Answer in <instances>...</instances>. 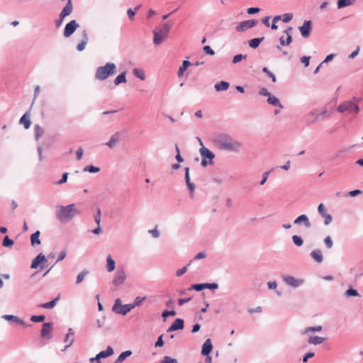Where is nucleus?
<instances>
[{
	"instance_id": "f257e3e1",
	"label": "nucleus",
	"mask_w": 363,
	"mask_h": 363,
	"mask_svg": "<svg viewBox=\"0 0 363 363\" xmlns=\"http://www.w3.org/2000/svg\"><path fill=\"white\" fill-rule=\"evenodd\" d=\"M79 213V212L75 208L74 204H69L65 206H60L56 211V218L59 221L65 223L71 220Z\"/></svg>"
},
{
	"instance_id": "f03ea898",
	"label": "nucleus",
	"mask_w": 363,
	"mask_h": 363,
	"mask_svg": "<svg viewBox=\"0 0 363 363\" xmlns=\"http://www.w3.org/2000/svg\"><path fill=\"white\" fill-rule=\"evenodd\" d=\"M361 101L360 98L353 97L351 100L342 102L337 107V111L340 113H354L359 112V104Z\"/></svg>"
},
{
	"instance_id": "7ed1b4c3",
	"label": "nucleus",
	"mask_w": 363,
	"mask_h": 363,
	"mask_svg": "<svg viewBox=\"0 0 363 363\" xmlns=\"http://www.w3.org/2000/svg\"><path fill=\"white\" fill-rule=\"evenodd\" d=\"M116 72V65L113 62H107L104 66L97 67L95 73L96 79L103 81Z\"/></svg>"
},
{
	"instance_id": "20e7f679",
	"label": "nucleus",
	"mask_w": 363,
	"mask_h": 363,
	"mask_svg": "<svg viewBox=\"0 0 363 363\" xmlns=\"http://www.w3.org/2000/svg\"><path fill=\"white\" fill-rule=\"evenodd\" d=\"M171 25L164 23L160 30H155L153 31L154 38L153 43L155 45H160L167 36L171 30Z\"/></svg>"
},
{
	"instance_id": "39448f33",
	"label": "nucleus",
	"mask_w": 363,
	"mask_h": 363,
	"mask_svg": "<svg viewBox=\"0 0 363 363\" xmlns=\"http://www.w3.org/2000/svg\"><path fill=\"white\" fill-rule=\"evenodd\" d=\"M199 142L202 146L199 150V152L202 157L201 165L202 167H206L208 164H212L213 163V160L215 157V155L203 145L202 140L200 138H199Z\"/></svg>"
},
{
	"instance_id": "423d86ee",
	"label": "nucleus",
	"mask_w": 363,
	"mask_h": 363,
	"mask_svg": "<svg viewBox=\"0 0 363 363\" xmlns=\"http://www.w3.org/2000/svg\"><path fill=\"white\" fill-rule=\"evenodd\" d=\"M126 277L127 275L124 268L121 266H118L114 274L112 283L116 286H121L124 283Z\"/></svg>"
},
{
	"instance_id": "0eeeda50",
	"label": "nucleus",
	"mask_w": 363,
	"mask_h": 363,
	"mask_svg": "<svg viewBox=\"0 0 363 363\" xmlns=\"http://www.w3.org/2000/svg\"><path fill=\"white\" fill-rule=\"evenodd\" d=\"M232 137L228 134L220 133L216 135L213 138L214 145L219 150L225 147V144L229 142Z\"/></svg>"
},
{
	"instance_id": "6e6552de",
	"label": "nucleus",
	"mask_w": 363,
	"mask_h": 363,
	"mask_svg": "<svg viewBox=\"0 0 363 363\" xmlns=\"http://www.w3.org/2000/svg\"><path fill=\"white\" fill-rule=\"evenodd\" d=\"M242 147V143L240 141H238L234 138H231L227 144H225V147L222 149V150H226L228 152L238 153L240 152L241 148Z\"/></svg>"
},
{
	"instance_id": "1a4fd4ad",
	"label": "nucleus",
	"mask_w": 363,
	"mask_h": 363,
	"mask_svg": "<svg viewBox=\"0 0 363 363\" xmlns=\"http://www.w3.org/2000/svg\"><path fill=\"white\" fill-rule=\"evenodd\" d=\"M79 27V25L75 20L69 21L65 27L63 33L64 37H70Z\"/></svg>"
},
{
	"instance_id": "9d476101",
	"label": "nucleus",
	"mask_w": 363,
	"mask_h": 363,
	"mask_svg": "<svg viewBox=\"0 0 363 363\" xmlns=\"http://www.w3.org/2000/svg\"><path fill=\"white\" fill-rule=\"evenodd\" d=\"M283 281L288 285L294 288L301 286L304 281L301 279H296L293 276H283Z\"/></svg>"
},
{
	"instance_id": "9b49d317",
	"label": "nucleus",
	"mask_w": 363,
	"mask_h": 363,
	"mask_svg": "<svg viewBox=\"0 0 363 363\" xmlns=\"http://www.w3.org/2000/svg\"><path fill=\"white\" fill-rule=\"evenodd\" d=\"M257 23V21L255 20L244 21L238 23V25L235 27V30L238 32H244L247 29L255 26Z\"/></svg>"
},
{
	"instance_id": "f8f14e48",
	"label": "nucleus",
	"mask_w": 363,
	"mask_h": 363,
	"mask_svg": "<svg viewBox=\"0 0 363 363\" xmlns=\"http://www.w3.org/2000/svg\"><path fill=\"white\" fill-rule=\"evenodd\" d=\"M218 287V284L217 283H205L191 285V287L188 289V290H196L199 291L204 289H216Z\"/></svg>"
},
{
	"instance_id": "ddd939ff",
	"label": "nucleus",
	"mask_w": 363,
	"mask_h": 363,
	"mask_svg": "<svg viewBox=\"0 0 363 363\" xmlns=\"http://www.w3.org/2000/svg\"><path fill=\"white\" fill-rule=\"evenodd\" d=\"M52 330V323H45L43 324V328L40 332L41 337L43 339H51V332Z\"/></svg>"
},
{
	"instance_id": "4468645a",
	"label": "nucleus",
	"mask_w": 363,
	"mask_h": 363,
	"mask_svg": "<svg viewBox=\"0 0 363 363\" xmlns=\"http://www.w3.org/2000/svg\"><path fill=\"white\" fill-rule=\"evenodd\" d=\"M299 30L303 38H308L312 30L311 21H305L303 24L299 27Z\"/></svg>"
},
{
	"instance_id": "2eb2a0df",
	"label": "nucleus",
	"mask_w": 363,
	"mask_h": 363,
	"mask_svg": "<svg viewBox=\"0 0 363 363\" xmlns=\"http://www.w3.org/2000/svg\"><path fill=\"white\" fill-rule=\"evenodd\" d=\"M185 182L188 189L190 193L191 198L194 197V193L196 189V186L194 183H192L190 180V174H189V167H185Z\"/></svg>"
},
{
	"instance_id": "dca6fc26",
	"label": "nucleus",
	"mask_w": 363,
	"mask_h": 363,
	"mask_svg": "<svg viewBox=\"0 0 363 363\" xmlns=\"http://www.w3.org/2000/svg\"><path fill=\"white\" fill-rule=\"evenodd\" d=\"M318 211L325 218L324 224L326 225H329L333 218L330 214L327 213V209L323 203L319 204Z\"/></svg>"
},
{
	"instance_id": "f3484780",
	"label": "nucleus",
	"mask_w": 363,
	"mask_h": 363,
	"mask_svg": "<svg viewBox=\"0 0 363 363\" xmlns=\"http://www.w3.org/2000/svg\"><path fill=\"white\" fill-rule=\"evenodd\" d=\"M48 261L47 258L44 255L40 253L37 257L33 260L30 268L31 269H37L38 266L42 264L41 267H43V264Z\"/></svg>"
},
{
	"instance_id": "a211bd4d",
	"label": "nucleus",
	"mask_w": 363,
	"mask_h": 363,
	"mask_svg": "<svg viewBox=\"0 0 363 363\" xmlns=\"http://www.w3.org/2000/svg\"><path fill=\"white\" fill-rule=\"evenodd\" d=\"M82 38L77 45V50L79 52L83 51L89 41V35L86 30L82 31Z\"/></svg>"
},
{
	"instance_id": "6ab92c4d",
	"label": "nucleus",
	"mask_w": 363,
	"mask_h": 363,
	"mask_svg": "<svg viewBox=\"0 0 363 363\" xmlns=\"http://www.w3.org/2000/svg\"><path fill=\"white\" fill-rule=\"evenodd\" d=\"M184 327V320L181 318H177L167 330V333L174 330H182Z\"/></svg>"
},
{
	"instance_id": "aec40b11",
	"label": "nucleus",
	"mask_w": 363,
	"mask_h": 363,
	"mask_svg": "<svg viewBox=\"0 0 363 363\" xmlns=\"http://www.w3.org/2000/svg\"><path fill=\"white\" fill-rule=\"evenodd\" d=\"M2 318L6 320H11L21 325L23 328H28L30 325L26 323L22 319L13 315H4Z\"/></svg>"
},
{
	"instance_id": "412c9836",
	"label": "nucleus",
	"mask_w": 363,
	"mask_h": 363,
	"mask_svg": "<svg viewBox=\"0 0 363 363\" xmlns=\"http://www.w3.org/2000/svg\"><path fill=\"white\" fill-rule=\"evenodd\" d=\"M72 0H69L66 4V6L63 8L61 13H60V18H61V21H63V19L70 15L72 12Z\"/></svg>"
},
{
	"instance_id": "4be33fe9",
	"label": "nucleus",
	"mask_w": 363,
	"mask_h": 363,
	"mask_svg": "<svg viewBox=\"0 0 363 363\" xmlns=\"http://www.w3.org/2000/svg\"><path fill=\"white\" fill-rule=\"evenodd\" d=\"M294 223L295 225H300L301 223H303L304 225V226L307 228H309L311 226L308 216L304 214L301 215L298 217H297L294 220Z\"/></svg>"
},
{
	"instance_id": "5701e85b",
	"label": "nucleus",
	"mask_w": 363,
	"mask_h": 363,
	"mask_svg": "<svg viewBox=\"0 0 363 363\" xmlns=\"http://www.w3.org/2000/svg\"><path fill=\"white\" fill-rule=\"evenodd\" d=\"M310 256L314 261H315L318 264H320L323 260L322 251L320 249L313 250L310 253Z\"/></svg>"
},
{
	"instance_id": "b1692460",
	"label": "nucleus",
	"mask_w": 363,
	"mask_h": 363,
	"mask_svg": "<svg viewBox=\"0 0 363 363\" xmlns=\"http://www.w3.org/2000/svg\"><path fill=\"white\" fill-rule=\"evenodd\" d=\"M213 345L211 339H207L202 346L201 354L204 356L208 355L212 351Z\"/></svg>"
},
{
	"instance_id": "393cba45",
	"label": "nucleus",
	"mask_w": 363,
	"mask_h": 363,
	"mask_svg": "<svg viewBox=\"0 0 363 363\" xmlns=\"http://www.w3.org/2000/svg\"><path fill=\"white\" fill-rule=\"evenodd\" d=\"M121 135L118 132L115 133L110 138L109 141L106 143V145L110 147L113 148L116 146V145L120 140Z\"/></svg>"
},
{
	"instance_id": "a878e982",
	"label": "nucleus",
	"mask_w": 363,
	"mask_h": 363,
	"mask_svg": "<svg viewBox=\"0 0 363 363\" xmlns=\"http://www.w3.org/2000/svg\"><path fill=\"white\" fill-rule=\"evenodd\" d=\"M308 120L310 123H313L318 121H320V118H318V110L313 109L311 110L308 115L306 116Z\"/></svg>"
},
{
	"instance_id": "bb28decb",
	"label": "nucleus",
	"mask_w": 363,
	"mask_h": 363,
	"mask_svg": "<svg viewBox=\"0 0 363 363\" xmlns=\"http://www.w3.org/2000/svg\"><path fill=\"white\" fill-rule=\"evenodd\" d=\"M344 296L347 298L351 297H360L361 295L359 294L357 290L350 286L344 293Z\"/></svg>"
},
{
	"instance_id": "cd10ccee",
	"label": "nucleus",
	"mask_w": 363,
	"mask_h": 363,
	"mask_svg": "<svg viewBox=\"0 0 363 363\" xmlns=\"http://www.w3.org/2000/svg\"><path fill=\"white\" fill-rule=\"evenodd\" d=\"M106 270L108 272H113L116 268V262L114 259L112 258L111 255H108L106 257Z\"/></svg>"
},
{
	"instance_id": "c85d7f7f",
	"label": "nucleus",
	"mask_w": 363,
	"mask_h": 363,
	"mask_svg": "<svg viewBox=\"0 0 363 363\" xmlns=\"http://www.w3.org/2000/svg\"><path fill=\"white\" fill-rule=\"evenodd\" d=\"M325 340V337L319 336H310L308 340V343L310 345H317L323 343Z\"/></svg>"
},
{
	"instance_id": "c756f323",
	"label": "nucleus",
	"mask_w": 363,
	"mask_h": 363,
	"mask_svg": "<svg viewBox=\"0 0 363 363\" xmlns=\"http://www.w3.org/2000/svg\"><path fill=\"white\" fill-rule=\"evenodd\" d=\"M113 349L111 346H108L106 350L101 351L97 354V358H106L113 354Z\"/></svg>"
},
{
	"instance_id": "7c9ffc66",
	"label": "nucleus",
	"mask_w": 363,
	"mask_h": 363,
	"mask_svg": "<svg viewBox=\"0 0 363 363\" xmlns=\"http://www.w3.org/2000/svg\"><path fill=\"white\" fill-rule=\"evenodd\" d=\"M230 86V84L227 82L221 81L218 83H216L214 86L215 89L217 91H226Z\"/></svg>"
},
{
	"instance_id": "2f4dec72",
	"label": "nucleus",
	"mask_w": 363,
	"mask_h": 363,
	"mask_svg": "<svg viewBox=\"0 0 363 363\" xmlns=\"http://www.w3.org/2000/svg\"><path fill=\"white\" fill-rule=\"evenodd\" d=\"M267 103L274 106H278L280 108H283L284 106L280 103L279 99L274 96L270 95L267 99Z\"/></svg>"
},
{
	"instance_id": "473e14b6",
	"label": "nucleus",
	"mask_w": 363,
	"mask_h": 363,
	"mask_svg": "<svg viewBox=\"0 0 363 363\" xmlns=\"http://www.w3.org/2000/svg\"><path fill=\"white\" fill-rule=\"evenodd\" d=\"M323 329L321 325H316V326H309L306 328L303 331H301V335H306L308 333H315V332H320Z\"/></svg>"
},
{
	"instance_id": "72a5a7b5",
	"label": "nucleus",
	"mask_w": 363,
	"mask_h": 363,
	"mask_svg": "<svg viewBox=\"0 0 363 363\" xmlns=\"http://www.w3.org/2000/svg\"><path fill=\"white\" fill-rule=\"evenodd\" d=\"M133 308H134V306H132L131 304L121 305L118 312V314L125 315L128 312H130Z\"/></svg>"
},
{
	"instance_id": "f704fd0d",
	"label": "nucleus",
	"mask_w": 363,
	"mask_h": 363,
	"mask_svg": "<svg viewBox=\"0 0 363 363\" xmlns=\"http://www.w3.org/2000/svg\"><path fill=\"white\" fill-rule=\"evenodd\" d=\"M264 37L253 38L249 40V46L252 48L255 49L259 47V44L264 40Z\"/></svg>"
},
{
	"instance_id": "c9c22d12",
	"label": "nucleus",
	"mask_w": 363,
	"mask_h": 363,
	"mask_svg": "<svg viewBox=\"0 0 363 363\" xmlns=\"http://www.w3.org/2000/svg\"><path fill=\"white\" fill-rule=\"evenodd\" d=\"M355 1L356 0H338L337 2V6L338 9H342L354 4Z\"/></svg>"
},
{
	"instance_id": "e433bc0d",
	"label": "nucleus",
	"mask_w": 363,
	"mask_h": 363,
	"mask_svg": "<svg viewBox=\"0 0 363 363\" xmlns=\"http://www.w3.org/2000/svg\"><path fill=\"white\" fill-rule=\"evenodd\" d=\"M133 74L135 77L140 79V80L145 79V71L142 69L134 68L133 69Z\"/></svg>"
},
{
	"instance_id": "4c0bfd02",
	"label": "nucleus",
	"mask_w": 363,
	"mask_h": 363,
	"mask_svg": "<svg viewBox=\"0 0 363 363\" xmlns=\"http://www.w3.org/2000/svg\"><path fill=\"white\" fill-rule=\"evenodd\" d=\"M40 234V231L37 230L35 233H34L31 235L30 241H31V245L33 246H35V245L40 244V240L39 239Z\"/></svg>"
},
{
	"instance_id": "58836bf2",
	"label": "nucleus",
	"mask_w": 363,
	"mask_h": 363,
	"mask_svg": "<svg viewBox=\"0 0 363 363\" xmlns=\"http://www.w3.org/2000/svg\"><path fill=\"white\" fill-rule=\"evenodd\" d=\"M126 72H123L120 74H118L114 79V84L118 86L121 83L126 82V78H125Z\"/></svg>"
},
{
	"instance_id": "ea45409f",
	"label": "nucleus",
	"mask_w": 363,
	"mask_h": 363,
	"mask_svg": "<svg viewBox=\"0 0 363 363\" xmlns=\"http://www.w3.org/2000/svg\"><path fill=\"white\" fill-rule=\"evenodd\" d=\"M191 65L190 62L189 60H184L182 66L179 68L177 74L179 77H181L184 72L186 70L188 67Z\"/></svg>"
},
{
	"instance_id": "a19ab883",
	"label": "nucleus",
	"mask_w": 363,
	"mask_h": 363,
	"mask_svg": "<svg viewBox=\"0 0 363 363\" xmlns=\"http://www.w3.org/2000/svg\"><path fill=\"white\" fill-rule=\"evenodd\" d=\"M20 123L23 124L26 129L29 128L30 126V121L29 119V116L27 113H26L20 119Z\"/></svg>"
},
{
	"instance_id": "79ce46f5",
	"label": "nucleus",
	"mask_w": 363,
	"mask_h": 363,
	"mask_svg": "<svg viewBox=\"0 0 363 363\" xmlns=\"http://www.w3.org/2000/svg\"><path fill=\"white\" fill-rule=\"evenodd\" d=\"M131 354H132V352L130 351V350H127V351L123 352L122 353L120 354V355L118 357L116 360H117L118 362L121 363L127 357H130Z\"/></svg>"
},
{
	"instance_id": "37998d69",
	"label": "nucleus",
	"mask_w": 363,
	"mask_h": 363,
	"mask_svg": "<svg viewBox=\"0 0 363 363\" xmlns=\"http://www.w3.org/2000/svg\"><path fill=\"white\" fill-rule=\"evenodd\" d=\"M58 299H59V298L57 297L50 302L43 303L40 305V307L44 308H49V309L52 308L55 306Z\"/></svg>"
},
{
	"instance_id": "c03bdc74",
	"label": "nucleus",
	"mask_w": 363,
	"mask_h": 363,
	"mask_svg": "<svg viewBox=\"0 0 363 363\" xmlns=\"http://www.w3.org/2000/svg\"><path fill=\"white\" fill-rule=\"evenodd\" d=\"M35 131V140H39V138L43 135V130L39 125H35L34 127Z\"/></svg>"
},
{
	"instance_id": "a18cd8bd",
	"label": "nucleus",
	"mask_w": 363,
	"mask_h": 363,
	"mask_svg": "<svg viewBox=\"0 0 363 363\" xmlns=\"http://www.w3.org/2000/svg\"><path fill=\"white\" fill-rule=\"evenodd\" d=\"M284 33L287 35L286 43H291L292 42L293 28L292 27H288L284 31Z\"/></svg>"
},
{
	"instance_id": "49530a36",
	"label": "nucleus",
	"mask_w": 363,
	"mask_h": 363,
	"mask_svg": "<svg viewBox=\"0 0 363 363\" xmlns=\"http://www.w3.org/2000/svg\"><path fill=\"white\" fill-rule=\"evenodd\" d=\"M84 172H89L90 173H97L100 171V168L92 165H88L84 168Z\"/></svg>"
},
{
	"instance_id": "de8ad7c7",
	"label": "nucleus",
	"mask_w": 363,
	"mask_h": 363,
	"mask_svg": "<svg viewBox=\"0 0 363 363\" xmlns=\"http://www.w3.org/2000/svg\"><path fill=\"white\" fill-rule=\"evenodd\" d=\"M13 240L10 239L8 235L5 236L2 245L4 247H11L13 245Z\"/></svg>"
},
{
	"instance_id": "09e8293b",
	"label": "nucleus",
	"mask_w": 363,
	"mask_h": 363,
	"mask_svg": "<svg viewBox=\"0 0 363 363\" xmlns=\"http://www.w3.org/2000/svg\"><path fill=\"white\" fill-rule=\"evenodd\" d=\"M292 240L295 245L300 247L303 245V239L298 235H293L292 236Z\"/></svg>"
},
{
	"instance_id": "8fccbe9b",
	"label": "nucleus",
	"mask_w": 363,
	"mask_h": 363,
	"mask_svg": "<svg viewBox=\"0 0 363 363\" xmlns=\"http://www.w3.org/2000/svg\"><path fill=\"white\" fill-rule=\"evenodd\" d=\"M281 16V19L283 21V22L289 23V21H291L292 20L294 15L291 13H286L283 14Z\"/></svg>"
},
{
	"instance_id": "3c124183",
	"label": "nucleus",
	"mask_w": 363,
	"mask_h": 363,
	"mask_svg": "<svg viewBox=\"0 0 363 363\" xmlns=\"http://www.w3.org/2000/svg\"><path fill=\"white\" fill-rule=\"evenodd\" d=\"M30 319L32 322L40 323L43 322L45 319V316L43 315H32Z\"/></svg>"
},
{
	"instance_id": "603ef678",
	"label": "nucleus",
	"mask_w": 363,
	"mask_h": 363,
	"mask_svg": "<svg viewBox=\"0 0 363 363\" xmlns=\"http://www.w3.org/2000/svg\"><path fill=\"white\" fill-rule=\"evenodd\" d=\"M65 342H67V345L65 347V349L62 351H65L68 347H69L74 342V339H70V336H69V335H66L65 337Z\"/></svg>"
},
{
	"instance_id": "864d4df0",
	"label": "nucleus",
	"mask_w": 363,
	"mask_h": 363,
	"mask_svg": "<svg viewBox=\"0 0 363 363\" xmlns=\"http://www.w3.org/2000/svg\"><path fill=\"white\" fill-rule=\"evenodd\" d=\"M121 301L120 298H117L114 302V304L112 308V311L114 313H118L119 308H121Z\"/></svg>"
},
{
	"instance_id": "5fc2aeb1",
	"label": "nucleus",
	"mask_w": 363,
	"mask_h": 363,
	"mask_svg": "<svg viewBox=\"0 0 363 363\" xmlns=\"http://www.w3.org/2000/svg\"><path fill=\"white\" fill-rule=\"evenodd\" d=\"M88 274V272L86 270L82 271L80 272L77 277L76 284H80L84 279L85 276Z\"/></svg>"
},
{
	"instance_id": "6e6d98bb",
	"label": "nucleus",
	"mask_w": 363,
	"mask_h": 363,
	"mask_svg": "<svg viewBox=\"0 0 363 363\" xmlns=\"http://www.w3.org/2000/svg\"><path fill=\"white\" fill-rule=\"evenodd\" d=\"M140 6H138L135 9V11H133L132 9H128V11H127V14L129 17V18L130 20H133L134 19V16H135V12L140 9Z\"/></svg>"
},
{
	"instance_id": "4d7b16f0",
	"label": "nucleus",
	"mask_w": 363,
	"mask_h": 363,
	"mask_svg": "<svg viewBox=\"0 0 363 363\" xmlns=\"http://www.w3.org/2000/svg\"><path fill=\"white\" fill-rule=\"evenodd\" d=\"M176 315V311L174 310L172 311H164L162 313V317L165 320L169 316H174Z\"/></svg>"
},
{
	"instance_id": "13d9d810",
	"label": "nucleus",
	"mask_w": 363,
	"mask_h": 363,
	"mask_svg": "<svg viewBox=\"0 0 363 363\" xmlns=\"http://www.w3.org/2000/svg\"><path fill=\"white\" fill-rule=\"evenodd\" d=\"M146 299V297H140L138 296L135 298L134 303L131 304L132 306H134V308L136 306H140L143 301H144Z\"/></svg>"
},
{
	"instance_id": "bf43d9fd",
	"label": "nucleus",
	"mask_w": 363,
	"mask_h": 363,
	"mask_svg": "<svg viewBox=\"0 0 363 363\" xmlns=\"http://www.w3.org/2000/svg\"><path fill=\"white\" fill-rule=\"evenodd\" d=\"M324 243L328 249H330L333 246V242L330 236H327L324 239Z\"/></svg>"
},
{
	"instance_id": "052dcab7",
	"label": "nucleus",
	"mask_w": 363,
	"mask_h": 363,
	"mask_svg": "<svg viewBox=\"0 0 363 363\" xmlns=\"http://www.w3.org/2000/svg\"><path fill=\"white\" fill-rule=\"evenodd\" d=\"M247 55H244L242 54L236 55L233 58V63L236 64L239 62H240L243 59H246Z\"/></svg>"
},
{
	"instance_id": "680f3d73",
	"label": "nucleus",
	"mask_w": 363,
	"mask_h": 363,
	"mask_svg": "<svg viewBox=\"0 0 363 363\" xmlns=\"http://www.w3.org/2000/svg\"><path fill=\"white\" fill-rule=\"evenodd\" d=\"M330 116V113L326 110H323L322 111H318V118H320V120H324L326 118H328Z\"/></svg>"
},
{
	"instance_id": "e2e57ef3",
	"label": "nucleus",
	"mask_w": 363,
	"mask_h": 363,
	"mask_svg": "<svg viewBox=\"0 0 363 363\" xmlns=\"http://www.w3.org/2000/svg\"><path fill=\"white\" fill-rule=\"evenodd\" d=\"M279 43H280V45H277V49L279 50H281V45H282V46L289 45L291 43H286V39L285 40L284 37L281 36V37L279 38Z\"/></svg>"
},
{
	"instance_id": "0e129e2a",
	"label": "nucleus",
	"mask_w": 363,
	"mask_h": 363,
	"mask_svg": "<svg viewBox=\"0 0 363 363\" xmlns=\"http://www.w3.org/2000/svg\"><path fill=\"white\" fill-rule=\"evenodd\" d=\"M262 72L266 73L267 76L272 78L273 82H275L277 81L275 75L273 73H272L267 67H264L262 69Z\"/></svg>"
},
{
	"instance_id": "69168bd1",
	"label": "nucleus",
	"mask_w": 363,
	"mask_h": 363,
	"mask_svg": "<svg viewBox=\"0 0 363 363\" xmlns=\"http://www.w3.org/2000/svg\"><path fill=\"white\" fill-rule=\"evenodd\" d=\"M281 16H276L275 17H274L272 24V30H277L278 28V26L276 24L278 21L281 20Z\"/></svg>"
},
{
	"instance_id": "338daca9",
	"label": "nucleus",
	"mask_w": 363,
	"mask_h": 363,
	"mask_svg": "<svg viewBox=\"0 0 363 363\" xmlns=\"http://www.w3.org/2000/svg\"><path fill=\"white\" fill-rule=\"evenodd\" d=\"M161 363H177L176 359L171 358L170 357H164L161 361Z\"/></svg>"
},
{
	"instance_id": "774afa93",
	"label": "nucleus",
	"mask_w": 363,
	"mask_h": 363,
	"mask_svg": "<svg viewBox=\"0 0 363 363\" xmlns=\"http://www.w3.org/2000/svg\"><path fill=\"white\" fill-rule=\"evenodd\" d=\"M148 233H150L155 238H157L160 235V233L157 230V227L152 230H149Z\"/></svg>"
}]
</instances>
